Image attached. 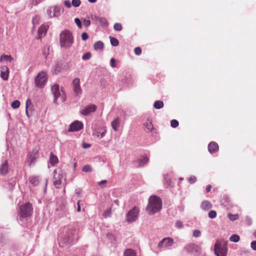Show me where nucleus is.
<instances>
[{
    "label": "nucleus",
    "mask_w": 256,
    "mask_h": 256,
    "mask_svg": "<svg viewBox=\"0 0 256 256\" xmlns=\"http://www.w3.org/2000/svg\"><path fill=\"white\" fill-rule=\"evenodd\" d=\"M78 230L74 225H69L63 228L62 232L59 236V244L64 246L62 244H68L78 240Z\"/></svg>",
    "instance_id": "nucleus-1"
},
{
    "label": "nucleus",
    "mask_w": 256,
    "mask_h": 256,
    "mask_svg": "<svg viewBox=\"0 0 256 256\" xmlns=\"http://www.w3.org/2000/svg\"><path fill=\"white\" fill-rule=\"evenodd\" d=\"M162 204V200L160 197L156 195L152 196L148 199L146 210L148 214H153L161 210Z\"/></svg>",
    "instance_id": "nucleus-2"
},
{
    "label": "nucleus",
    "mask_w": 256,
    "mask_h": 256,
    "mask_svg": "<svg viewBox=\"0 0 256 256\" xmlns=\"http://www.w3.org/2000/svg\"><path fill=\"white\" fill-rule=\"evenodd\" d=\"M60 42L62 47L66 48L70 47L74 43V38L70 32L68 30L62 32L60 34Z\"/></svg>",
    "instance_id": "nucleus-3"
},
{
    "label": "nucleus",
    "mask_w": 256,
    "mask_h": 256,
    "mask_svg": "<svg viewBox=\"0 0 256 256\" xmlns=\"http://www.w3.org/2000/svg\"><path fill=\"white\" fill-rule=\"evenodd\" d=\"M33 212L32 204L30 202L22 204L19 208L18 216L19 220L22 221L24 218L30 217Z\"/></svg>",
    "instance_id": "nucleus-4"
},
{
    "label": "nucleus",
    "mask_w": 256,
    "mask_h": 256,
    "mask_svg": "<svg viewBox=\"0 0 256 256\" xmlns=\"http://www.w3.org/2000/svg\"><path fill=\"white\" fill-rule=\"evenodd\" d=\"M214 250L216 256H226L228 252L227 242L216 240L214 244Z\"/></svg>",
    "instance_id": "nucleus-5"
},
{
    "label": "nucleus",
    "mask_w": 256,
    "mask_h": 256,
    "mask_svg": "<svg viewBox=\"0 0 256 256\" xmlns=\"http://www.w3.org/2000/svg\"><path fill=\"white\" fill-rule=\"evenodd\" d=\"M64 8L61 6H50L47 9V14L49 18L58 17L64 12Z\"/></svg>",
    "instance_id": "nucleus-6"
},
{
    "label": "nucleus",
    "mask_w": 256,
    "mask_h": 256,
    "mask_svg": "<svg viewBox=\"0 0 256 256\" xmlns=\"http://www.w3.org/2000/svg\"><path fill=\"white\" fill-rule=\"evenodd\" d=\"M47 75L45 72H39L35 78L36 86L40 88H43L47 82Z\"/></svg>",
    "instance_id": "nucleus-7"
},
{
    "label": "nucleus",
    "mask_w": 256,
    "mask_h": 256,
    "mask_svg": "<svg viewBox=\"0 0 256 256\" xmlns=\"http://www.w3.org/2000/svg\"><path fill=\"white\" fill-rule=\"evenodd\" d=\"M54 176V184L55 187L57 188H59L62 182V180L65 177L64 172L62 170H60L58 172V175L56 170H54L53 172Z\"/></svg>",
    "instance_id": "nucleus-8"
},
{
    "label": "nucleus",
    "mask_w": 256,
    "mask_h": 256,
    "mask_svg": "<svg viewBox=\"0 0 256 256\" xmlns=\"http://www.w3.org/2000/svg\"><path fill=\"white\" fill-rule=\"evenodd\" d=\"M139 213V208L136 206H134L126 214V220L128 222H132L136 221L138 218Z\"/></svg>",
    "instance_id": "nucleus-9"
},
{
    "label": "nucleus",
    "mask_w": 256,
    "mask_h": 256,
    "mask_svg": "<svg viewBox=\"0 0 256 256\" xmlns=\"http://www.w3.org/2000/svg\"><path fill=\"white\" fill-rule=\"evenodd\" d=\"M184 250L188 252L191 254H200L201 248L194 243H190L184 247Z\"/></svg>",
    "instance_id": "nucleus-10"
},
{
    "label": "nucleus",
    "mask_w": 256,
    "mask_h": 256,
    "mask_svg": "<svg viewBox=\"0 0 256 256\" xmlns=\"http://www.w3.org/2000/svg\"><path fill=\"white\" fill-rule=\"evenodd\" d=\"M39 158L38 150H34L28 155L27 162L30 166L32 164H34L36 160Z\"/></svg>",
    "instance_id": "nucleus-11"
},
{
    "label": "nucleus",
    "mask_w": 256,
    "mask_h": 256,
    "mask_svg": "<svg viewBox=\"0 0 256 256\" xmlns=\"http://www.w3.org/2000/svg\"><path fill=\"white\" fill-rule=\"evenodd\" d=\"M97 108L96 105L94 104H90L84 107L82 109L80 110V113L84 116L89 115L92 112H94Z\"/></svg>",
    "instance_id": "nucleus-12"
},
{
    "label": "nucleus",
    "mask_w": 256,
    "mask_h": 256,
    "mask_svg": "<svg viewBox=\"0 0 256 256\" xmlns=\"http://www.w3.org/2000/svg\"><path fill=\"white\" fill-rule=\"evenodd\" d=\"M174 244V240L170 238L162 239L158 244V247L160 248H168L172 246Z\"/></svg>",
    "instance_id": "nucleus-13"
},
{
    "label": "nucleus",
    "mask_w": 256,
    "mask_h": 256,
    "mask_svg": "<svg viewBox=\"0 0 256 256\" xmlns=\"http://www.w3.org/2000/svg\"><path fill=\"white\" fill-rule=\"evenodd\" d=\"M72 86L74 92L76 95L82 94V90L80 86V80L79 78H75L73 80Z\"/></svg>",
    "instance_id": "nucleus-14"
},
{
    "label": "nucleus",
    "mask_w": 256,
    "mask_h": 256,
    "mask_svg": "<svg viewBox=\"0 0 256 256\" xmlns=\"http://www.w3.org/2000/svg\"><path fill=\"white\" fill-rule=\"evenodd\" d=\"M83 124L82 122L76 120L71 124L68 129L69 132H78L83 128Z\"/></svg>",
    "instance_id": "nucleus-15"
},
{
    "label": "nucleus",
    "mask_w": 256,
    "mask_h": 256,
    "mask_svg": "<svg viewBox=\"0 0 256 256\" xmlns=\"http://www.w3.org/2000/svg\"><path fill=\"white\" fill-rule=\"evenodd\" d=\"M0 77L4 80H6L8 78L9 69L6 66H2L0 68Z\"/></svg>",
    "instance_id": "nucleus-16"
},
{
    "label": "nucleus",
    "mask_w": 256,
    "mask_h": 256,
    "mask_svg": "<svg viewBox=\"0 0 256 256\" xmlns=\"http://www.w3.org/2000/svg\"><path fill=\"white\" fill-rule=\"evenodd\" d=\"M8 172V164L7 160L2 164L0 166V174L2 176L6 175Z\"/></svg>",
    "instance_id": "nucleus-17"
},
{
    "label": "nucleus",
    "mask_w": 256,
    "mask_h": 256,
    "mask_svg": "<svg viewBox=\"0 0 256 256\" xmlns=\"http://www.w3.org/2000/svg\"><path fill=\"white\" fill-rule=\"evenodd\" d=\"M219 147L218 144L214 142H210L208 146V150L210 154H214L217 152Z\"/></svg>",
    "instance_id": "nucleus-18"
},
{
    "label": "nucleus",
    "mask_w": 256,
    "mask_h": 256,
    "mask_svg": "<svg viewBox=\"0 0 256 256\" xmlns=\"http://www.w3.org/2000/svg\"><path fill=\"white\" fill-rule=\"evenodd\" d=\"M149 160L147 156L144 155V156L142 158H140L137 160V162L138 164V167H142L146 164Z\"/></svg>",
    "instance_id": "nucleus-19"
},
{
    "label": "nucleus",
    "mask_w": 256,
    "mask_h": 256,
    "mask_svg": "<svg viewBox=\"0 0 256 256\" xmlns=\"http://www.w3.org/2000/svg\"><path fill=\"white\" fill-rule=\"evenodd\" d=\"M47 28L46 26L42 25L38 30V38L44 36L46 32Z\"/></svg>",
    "instance_id": "nucleus-20"
},
{
    "label": "nucleus",
    "mask_w": 256,
    "mask_h": 256,
    "mask_svg": "<svg viewBox=\"0 0 256 256\" xmlns=\"http://www.w3.org/2000/svg\"><path fill=\"white\" fill-rule=\"evenodd\" d=\"M111 125L113 130L116 132L120 126V119L118 118H116L112 122Z\"/></svg>",
    "instance_id": "nucleus-21"
},
{
    "label": "nucleus",
    "mask_w": 256,
    "mask_h": 256,
    "mask_svg": "<svg viewBox=\"0 0 256 256\" xmlns=\"http://www.w3.org/2000/svg\"><path fill=\"white\" fill-rule=\"evenodd\" d=\"M201 208L204 210H208L212 208V204L208 200H204L202 202Z\"/></svg>",
    "instance_id": "nucleus-22"
},
{
    "label": "nucleus",
    "mask_w": 256,
    "mask_h": 256,
    "mask_svg": "<svg viewBox=\"0 0 256 256\" xmlns=\"http://www.w3.org/2000/svg\"><path fill=\"white\" fill-rule=\"evenodd\" d=\"M50 162L52 166L56 165L58 162V157L54 155L52 152L50 154Z\"/></svg>",
    "instance_id": "nucleus-23"
},
{
    "label": "nucleus",
    "mask_w": 256,
    "mask_h": 256,
    "mask_svg": "<svg viewBox=\"0 0 256 256\" xmlns=\"http://www.w3.org/2000/svg\"><path fill=\"white\" fill-rule=\"evenodd\" d=\"M144 126L146 127V132H152V130L154 129V126L152 124V121L148 120L147 122H146Z\"/></svg>",
    "instance_id": "nucleus-24"
},
{
    "label": "nucleus",
    "mask_w": 256,
    "mask_h": 256,
    "mask_svg": "<svg viewBox=\"0 0 256 256\" xmlns=\"http://www.w3.org/2000/svg\"><path fill=\"white\" fill-rule=\"evenodd\" d=\"M30 182L34 186H36L39 184V178L38 176H32L29 178Z\"/></svg>",
    "instance_id": "nucleus-25"
},
{
    "label": "nucleus",
    "mask_w": 256,
    "mask_h": 256,
    "mask_svg": "<svg viewBox=\"0 0 256 256\" xmlns=\"http://www.w3.org/2000/svg\"><path fill=\"white\" fill-rule=\"evenodd\" d=\"M32 105V102L30 99H28L26 101V113L28 118H30L31 116V114L28 110V108Z\"/></svg>",
    "instance_id": "nucleus-26"
},
{
    "label": "nucleus",
    "mask_w": 256,
    "mask_h": 256,
    "mask_svg": "<svg viewBox=\"0 0 256 256\" xmlns=\"http://www.w3.org/2000/svg\"><path fill=\"white\" fill-rule=\"evenodd\" d=\"M164 184L166 188L172 186V182L170 178H168L167 176L164 177Z\"/></svg>",
    "instance_id": "nucleus-27"
},
{
    "label": "nucleus",
    "mask_w": 256,
    "mask_h": 256,
    "mask_svg": "<svg viewBox=\"0 0 256 256\" xmlns=\"http://www.w3.org/2000/svg\"><path fill=\"white\" fill-rule=\"evenodd\" d=\"M104 44L102 41H98L94 44V48L95 50H102Z\"/></svg>",
    "instance_id": "nucleus-28"
},
{
    "label": "nucleus",
    "mask_w": 256,
    "mask_h": 256,
    "mask_svg": "<svg viewBox=\"0 0 256 256\" xmlns=\"http://www.w3.org/2000/svg\"><path fill=\"white\" fill-rule=\"evenodd\" d=\"M96 20L98 21L100 24L102 26H107L108 24V22L106 18H100L98 16H96Z\"/></svg>",
    "instance_id": "nucleus-29"
},
{
    "label": "nucleus",
    "mask_w": 256,
    "mask_h": 256,
    "mask_svg": "<svg viewBox=\"0 0 256 256\" xmlns=\"http://www.w3.org/2000/svg\"><path fill=\"white\" fill-rule=\"evenodd\" d=\"M164 104L162 101L156 100L154 102V106L156 109H160L164 107Z\"/></svg>",
    "instance_id": "nucleus-30"
},
{
    "label": "nucleus",
    "mask_w": 256,
    "mask_h": 256,
    "mask_svg": "<svg viewBox=\"0 0 256 256\" xmlns=\"http://www.w3.org/2000/svg\"><path fill=\"white\" fill-rule=\"evenodd\" d=\"M124 256H136V252L132 249H127L124 252Z\"/></svg>",
    "instance_id": "nucleus-31"
},
{
    "label": "nucleus",
    "mask_w": 256,
    "mask_h": 256,
    "mask_svg": "<svg viewBox=\"0 0 256 256\" xmlns=\"http://www.w3.org/2000/svg\"><path fill=\"white\" fill-rule=\"evenodd\" d=\"M110 42L112 46H116L119 44V42L116 38H113L111 36H110Z\"/></svg>",
    "instance_id": "nucleus-32"
},
{
    "label": "nucleus",
    "mask_w": 256,
    "mask_h": 256,
    "mask_svg": "<svg viewBox=\"0 0 256 256\" xmlns=\"http://www.w3.org/2000/svg\"><path fill=\"white\" fill-rule=\"evenodd\" d=\"M240 240V237L236 234H232L230 238V241L234 242H238Z\"/></svg>",
    "instance_id": "nucleus-33"
},
{
    "label": "nucleus",
    "mask_w": 256,
    "mask_h": 256,
    "mask_svg": "<svg viewBox=\"0 0 256 256\" xmlns=\"http://www.w3.org/2000/svg\"><path fill=\"white\" fill-rule=\"evenodd\" d=\"M51 90L53 95L56 92H58L60 91L58 85L56 84L53 85L51 88Z\"/></svg>",
    "instance_id": "nucleus-34"
},
{
    "label": "nucleus",
    "mask_w": 256,
    "mask_h": 256,
    "mask_svg": "<svg viewBox=\"0 0 256 256\" xmlns=\"http://www.w3.org/2000/svg\"><path fill=\"white\" fill-rule=\"evenodd\" d=\"M228 218L230 220H231L232 221H234V220L238 219V214H228Z\"/></svg>",
    "instance_id": "nucleus-35"
},
{
    "label": "nucleus",
    "mask_w": 256,
    "mask_h": 256,
    "mask_svg": "<svg viewBox=\"0 0 256 256\" xmlns=\"http://www.w3.org/2000/svg\"><path fill=\"white\" fill-rule=\"evenodd\" d=\"M20 106V102L18 100H16L14 101L11 104L12 107L14 109L18 108H19Z\"/></svg>",
    "instance_id": "nucleus-36"
},
{
    "label": "nucleus",
    "mask_w": 256,
    "mask_h": 256,
    "mask_svg": "<svg viewBox=\"0 0 256 256\" xmlns=\"http://www.w3.org/2000/svg\"><path fill=\"white\" fill-rule=\"evenodd\" d=\"M82 170L84 172H90L92 171V169L91 166L90 165H85L82 168Z\"/></svg>",
    "instance_id": "nucleus-37"
},
{
    "label": "nucleus",
    "mask_w": 256,
    "mask_h": 256,
    "mask_svg": "<svg viewBox=\"0 0 256 256\" xmlns=\"http://www.w3.org/2000/svg\"><path fill=\"white\" fill-rule=\"evenodd\" d=\"M112 213V210L110 208L106 210L103 214V216L106 218L107 217H110Z\"/></svg>",
    "instance_id": "nucleus-38"
},
{
    "label": "nucleus",
    "mask_w": 256,
    "mask_h": 256,
    "mask_svg": "<svg viewBox=\"0 0 256 256\" xmlns=\"http://www.w3.org/2000/svg\"><path fill=\"white\" fill-rule=\"evenodd\" d=\"M91 53L90 52H87L82 56V59L84 60H88L91 58Z\"/></svg>",
    "instance_id": "nucleus-39"
},
{
    "label": "nucleus",
    "mask_w": 256,
    "mask_h": 256,
    "mask_svg": "<svg viewBox=\"0 0 256 256\" xmlns=\"http://www.w3.org/2000/svg\"><path fill=\"white\" fill-rule=\"evenodd\" d=\"M208 217L210 218H214L216 216V212L215 210H212L208 212Z\"/></svg>",
    "instance_id": "nucleus-40"
},
{
    "label": "nucleus",
    "mask_w": 256,
    "mask_h": 256,
    "mask_svg": "<svg viewBox=\"0 0 256 256\" xmlns=\"http://www.w3.org/2000/svg\"><path fill=\"white\" fill-rule=\"evenodd\" d=\"M114 28L116 31H120L122 30V24L120 23H116L114 24Z\"/></svg>",
    "instance_id": "nucleus-41"
},
{
    "label": "nucleus",
    "mask_w": 256,
    "mask_h": 256,
    "mask_svg": "<svg viewBox=\"0 0 256 256\" xmlns=\"http://www.w3.org/2000/svg\"><path fill=\"white\" fill-rule=\"evenodd\" d=\"M81 2L80 0H72V4L74 7H78L80 5Z\"/></svg>",
    "instance_id": "nucleus-42"
},
{
    "label": "nucleus",
    "mask_w": 256,
    "mask_h": 256,
    "mask_svg": "<svg viewBox=\"0 0 256 256\" xmlns=\"http://www.w3.org/2000/svg\"><path fill=\"white\" fill-rule=\"evenodd\" d=\"M171 126L176 128L178 126V122L176 120H172L170 122Z\"/></svg>",
    "instance_id": "nucleus-43"
},
{
    "label": "nucleus",
    "mask_w": 256,
    "mask_h": 256,
    "mask_svg": "<svg viewBox=\"0 0 256 256\" xmlns=\"http://www.w3.org/2000/svg\"><path fill=\"white\" fill-rule=\"evenodd\" d=\"M201 234V232L198 230H195L193 231V236L195 238H198L200 236Z\"/></svg>",
    "instance_id": "nucleus-44"
},
{
    "label": "nucleus",
    "mask_w": 256,
    "mask_h": 256,
    "mask_svg": "<svg viewBox=\"0 0 256 256\" xmlns=\"http://www.w3.org/2000/svg\"><path fill=\"white\" fill-rule=\"evenodd\" d=\"M4 59L5 60L8 61L10 62H11L14 60V58H12V56L10 55H6L4 54Z\"/></svg>",
    "instance_id": "nucleus-45"
},
{
    "label": "nucleus",
    "mask_w": 256,
    "mask_h": 256,
    "mask_svg": "<svg viewBox=\"0 0 256 256\" xmlns=\"http://www.w3.org/2000/svg\"><path fill=\"white\" fill-rule=\"evenodd\" d=\"M176 226L178 228H184V225L182 221L177 220L176 222Z\"/></svg>",
    "instance_id": "nucleus-46"
},
{
    "label": "nucleus",
    "mask_w": 256,
    "mask_h": 256,
    "mask_svg": "<svg viewBox=\"0 0 256 256\" xmlns=\"http://www.w3.org/2000/svg\"><path fill=\"white\" fill-rule=\"evenodd\" d=\"M188 182L191 184H194L196 181V178L195 176H191L188 178Z\"/></svg>",
    "instance_id": "nucleus-47"
},
{
    "label": "nucleus",
    "mask_w": 256,
    "mask_h": 256,
    "mask_svg": "<svg viewBox=\"0 0 256 256\" xmlns=\"http://www.w3.org/2000/svg\"><path fill=\"white\" fill-rule=\"evenodd\" d=\"M60 96V93L59 91L58 92H56L55 94H54V102L55 104H57V100L58 98Z\"/></svg>",
    "instance_id": "nucleus-48"
},
{
    "label": "nucleus",
    "mask_w": 256,
    "mask_h": 256,
    "mask_svg": "<svg viewBox=\"0 0 256 256\" xmlns=\"http://www.w3.org/2000/svg\"><path fill=\"white\" fill-rule=\"evenodd\" d=\"M134 52L136 55L139 56L142 53V49L140 47H136L134 48Z\"/></svg>",
    "instance_id": "nucleus-49"
},
{
    "label": "nucleus",
    "mask_w": 256,
    "mask_h": 256,
    "mask_svg": "<svg viewBox=\"0 0 256 256\" xmlns=\"http://www.w3.org/2000/svg\"><path fill=\"white\" fill-rule=\"evenodd\" d=\"M74 22H76L77 26L79 28H82V23H81L80 20L78 18H76L74 19Z\"/></svg>",
    "instance_id": "nucleus-50"
},
{
    "label": "nucleus",
    "mask_w": 256,
    "mask_h": 256,
    "mask_svg": "<svg viewBox=\"0 0 256 256\" xmlns=\"http://www.w3.org/2000/svg\"><path fill=\"white\" fill-rule=\"evenodd\" d=\"M88 36L86 32H84L82 34V38L83 40L86 41L88 39Z\"/></svg>",
    "instance_id": "nucleus-51"
},
{
    "label": "nucleus",
    "mask_w": 256,
    "mask_h": 256,
    "mask_svg": "<svg viewBox=\"0 0 256 256\" xmlns=\"http://www.w3.org/2000/svg\"><path fill=\"white\" fill-rule=\"evenodd\" d=\"M16 182H8V188H10V190H12L14 188V187L15 185H16Z\"/></svg>",
    "instance_id": "nucleus-52"
},
{
    "label": "nucleus",
    "mask_w": 256,
    "mask_h": 256,
    "mask_svg": "<svg viewBox=\"0 0 256 256\" xmlns=\"http://www.w3.org/2000/svg\"><path fill=\"white\" fill-rule=\"evenodd\" d=\"M83 24L84 25V26L86 27H88V26L90 24V21L88 20H84V22H83Z\"/></svg>",
    "instance_id": "nucleus-53"
},
{
    "label": "nucleus",
    "mask_w": 256,
    "mask_h": 256,
    "mask_svg": "<svg viewBox=\"0 0 256 256\" xmlns=\"http://www.w3.org/2000/svg\"><path fill=\"white\" fill-rule=\"evenodd\" d=\"M251 248L254 250H256V240L252 241L251 242Z\"/></svg>",
    "instance_id": "nucleus-54"
},
{
    "label": "nucleus",
    "mask_w": 256,
    "mask_h": 256,
    "mask_svg": "<svg viewBox=\"0 0 256 256\" xmlns=\"http://www.w3.org/2000/svg\"><path fill=\"white\" fill-rule=\"evenodd\" d=\"M106 238H109L111 240L114 239V235L111 233H107L106 234Z\"/></svg>",
    "instance_id": "nucleus-55"
},
{
    "label": "nucleus",
    "mask_w": 256,
    "mask_h": 256,
    "mask_svg": "<svg viewBox=\"0 0 256 256\" xmlns=\"http://www.w3.org/2000/svg\"><path fill=\"white\" fill-rule=\"evenodd\" d=\"M64 4L68 8H70L71 7V4L69 0H65L64 2Z\"/></svg>",
    "instance_id": "nucleus-56"
},
{
    "label": "nucleus",
    "mask_w": 256,
    "mask_h": 256,
    "mask_svg": "<svg viewBox=\"0 0 256 256\" xmlns=\"http://www.w3.org/2000/svg\"><path fill=\"white\" fill-rule=\"evenodd\" d=\"M110 66L112 68H116V65L114 64L115 62V60L114 58H112L110 60Z\"/></svg>",
    "instance_id": "nucleus-57"
},
{
    "label": "nucleus",
    "mask_w": 256,
    "mask_h": 256,
    "mask_svg": "<svg viewBox=\"0 0 256 256\" xmlns=\"http://www.w3.org/2000/svg\"><path fill=\"white\" fill-rule=\"evenodd\" d=\"M106 132V130H104V131L103 132H102L100 135L99 134V132H98V134L96 136L98 137L102 138V137H104V136Z\"/></svg>",
    "instance_id": "nucleus-58"
},
{
    "label": "nucleus",
    "mask_w": 256,
    "mask_h": 256,
    "mask_svg": "<svg viewBox=\"0 0 256 256\" xmlns=\"http://www.w3.org/2000/svg\"><path fill=\"white\" fill-rule=\"evenodd\" d=\"M90 146V144L86 143H84L82 144V148H87Z\"/></svg>",
    "instance_id": "nucleus-59"
},
{
    "label": "nucleus",
    "mask_w": 256,
    "mask_h": 256,
    "mask_svg": "<svg viewBox=\"0 0 256 256\" xmlns=\"http://www.w3.org/2000/svg\"><path fill=\"white\" fill-rule=\"evenodd\" d=\"M211 188H212V186L210 184L206 186V192H210V191Z\"/></svg>",
    "instance_id": "nucleus-60"
},
{
    "label": "nucleus",
    "mask_w": 256,
    "mask_h": 256,
    "mask_svg": "<svg viewBox=\"0 0 256 256\" xmlns=\"http://www.w3.org/2000/svg\"><path fill=\"white\" fill-rule=\"evenodd\" d=\"M77 205H78V207H77V211L78 212H80V201H78V202H77Z\"/></svg>",
    "instance_id": "nucleus-61"
},
{
    "label": "nucleus",
    "mask_w": 256,
    "mask_h": 256,
    "mask_svg": "<svg viewBox=\"0 0 256 256\" xmlns=\"http://www.w3.org/2000/svg\"><path fill=\"white\" fill-rule=\"evenodd\" d=\"M60 98L61 102H64V100H66V96L64 95L60 96Z\"/></svg>",
    "instance_id": "nucleus-62"
},
{
    "label": "nucleus",
    "mask_w": 256,
    "mask_h": 256,
    "mask_svg": "<svg viewBox=\"0 0 256 256\" xmlns=\"http://www.w3.org/2000/svg\"><path fill=\"white\" fill-rule=\"evenodd\" d=\"M246 220L248 225H250L252 224V220L250 218L246 217Z\"/></svg>",
    "instance_id": "nucleus-63"
},
{
    "label": "nucleus",
    "mask_w": 256,
    "mask_h": 256,
    "mask_svg": "<svg viewBox=\"0 0 256 256\" xmlns=\"http://www.w3.org/2000/svg\"><path fill=\"white\" fill-rule=\"evenodd\" d=\"M106 180H102L100 181V182H98V185L99 186H101L104 184H106Z\"/></svg>",
    "instance_id": "nucleus-64"
}]
</instances>
